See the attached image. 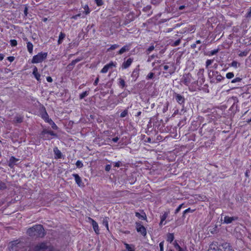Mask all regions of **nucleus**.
<instances>
[{"mask_svg":"<svg viewBox=\"0 0 251 251\" xmlns=\"http://www.w3.org/2000/svg\"><path fill=\"white\" fill-rule=\"evenodd\" d=\"M181 82L189 88L190 91H196L199 87L198 80L194 78L190 73L183 75Z\"/></svg>","mask_w":251,"mask_h":251,"instance_id":"f257e3e1","label":"nucleus"},{"mask_svg":"<svg viewBox=\"0 0 251 251\" xmlns=\"http://www.w3.org/2000/svg\"><path fill=\"white\" fill-rule=\"evenodd\" d=\"M27 234L31 237H43L45 233L43 226L36 225L27 229Z\"/></svg>","mask_w":251,"mask_h":251,"instance_id":"f03ea898","label":"nucleus"},{"mask_svg":"<svg viewBox=\"0 0 251 251\" xmlns=\"http://www.w3.org/2000/svg\"><path fill=\"white\" fill-rule=\"evenodd\" d=\"M48 53L46 52H40L37 54L33 56L31 63L37 64L42 62L47 57Z\"/></svg>","mask_w":251,"mask_h":251,"instance_id":"7ed1b4c3","label":"nucleus"},{"mask_svg":"<svg viewBox=\"0 0 251 251\" xmlns=\"http://www.w3.org/2000/svg\"><path fill=\"white\" fill-rule=\"evenodd\" d=\"M50 135L56 136V134H55L53 131L44 129L40 134V137L44 140H50L52 139V138L50 136Z\"/></svg>","mask_w":251,"mask_h":251,"instance_id":"20e7f679","label":"nucleus"},{"mask_svg":"<svg viewBox=\"0 0 251 251\" xmlns=\"http://www.w3.org/2000/svg\"><path fill=\"white\" fill-rule=\"evenodd\" d=\"M48 246L44 242L39 243L35 246L30 247L28 251H40L47 249Z\"/></svg>","mask_w":251,"mask_h":251,"instance_id":"39448f33","label":"nucleus"},{"mask_svg":"<svg viewBox=\"0 0 251 251\" xmlns=\"http://www.w3.org/2000/svg\"><path fill=\"white\" fill-rule=\"evenodd\" d=\"M238 219V217L236 216L229 217L228 216L224 215L223 214L221 215V221H224L223 224H229Z\"/></svg>","mask_w":251,"mask_h":251,"instance_id":"423d86ee","label":"nucleus"},{"mask_svg":"<svg viewBox=\"0 0 251 251\" xmlns=\"http://www.w3.org/2000/svg\"><path fill=\"white\" fill-rule=\"evenodd\" d=\"M121 25L120 18L116 16L111 18V28L112 27L118 28Z\"/></svg>","mask_w":251,"mask_h":251,"instance_id":"0eeeda50","label":"nucleus"},{"mask_svg":"<svg viewBox=\"0 0 251 251\" xmlns=\"http://www.w3.org/2000/svg\"><path fill=\"white\" fill-rule=\"evenodd\" d=\"M173 98L175 99L176 101L182 107H184L185 103V98L181 95L175 92L173 94Z\"/></svg>","mask_w":251,"mask_h":251,"instance_id":"6e6552de","label":"nucleus"},{"mask_svg":"<svg viewBox=\"0 0 251 251\" xmlns=\"http://www.w3.org/2000/svg\"><path fill=\"white\" fill-rule=\"evenodd\" d=\"M136 229L138 232L140 233L143 236H145L147 234V230L145 226H144L140 222H136Z\"/></svg>","mask_w":251,"mask_h":251,"instance_id":"1a4fd4ad","label":"nucleus"},{"mask_svg":"<svg viewBox=\"0 0 251 251\" xmlns=\"http://www.w3.org/2000/svg\"><path fill=\"white\" fill-rule=\"evenodd\" d=\"M72 176L75 178V183L79 187H82L84 186V183L82 182L81 177L78 174H73Z\"/></svg>","mask_w":251,"mask_h":251,"instance_id":"9d476101","label":"nucleus"},{"mask_svg":"<svg viewBox=\"0 0 251 251\" xmlns=\"http://www.w3.org/2000/svg\"><path fill=\"white\" fill-rule=\"evenodd\" d=\"M133 61V59L131 58H129L126 60H125L121 66L122 69L128 68L131 65Z\"/></svg>","mask_w":251,"mask_h":251,"instance_id":"9b49d317","label":"nucleus"},{"mask_svg":"<svg viewBox=\"0 0 251 251\" xmlns=\"http://www.w3.org/2000/svg\"><path fill=\"white\" fill-rule=\"evenodd\" d=\"M24 117L23 115L17 114L13 120V123L14 124H21L24 121Z\"/></svg>","mask_w":251,"mask_h":251,"instance_id":"f8f14e48","label":"nucleus"},{"mask_svg":"<svg viewBox=\"0 0 251 251\" xmlns=\"http://www.w3.org/2000/svg\"><path fill=\"white\" fill-rule=\"evenodd\" d=\"M83 59V58L82 57H78L76 58L75 60H73L70 63H69L67 66V68L69 70H72L74 67V66L75 65L76 63L77 62L81 61Z\"/></svg>","mask_w":251,"mask_h":251,"instance_id":"ddd939ff","label":"nucleus"},{"mask_svg":"<svg viewBox=\"0 0 251 251\" xmlns=\"http://www.w3.org/2000/svg\"><path fill=\"white\" fill-rule=\"evenodd\" d=\"M23 40L25 41L26 42V44H27L26 47H27V50L28 52L30 54L32 53L33 50V45L32 43L31 42L28 41V39L26 37L24 38Z\"/></svg>","mask_w":251,"mask_h":251,"instance_id":"4468645a","label":"nucleus"},{"mask_svg":"<svg viewBox=\"0 0 251 251\" xmlns=\"http://www.w3.org/2000/svg\"><path fill=\"white\" fill-rule=\"evenodd\" d=\"M21 245L20 242L17 243V241H14L11 242L10 247L13 251H19V248L21 247Z\"/></svg>","mask_w":251,"mask_h":251,"instance_id":"2eb2a0df","label":"nucleus"},{"mask_svg":"<svg viewBox=\"0 0 251 251\" xmlns=\"http://www.w3.org/2000/svg\"><path fill=\"white\" fill-rule=\"evenodd\" d=\"M41 118L44 120L46 123H49V121H50L51 119L50 118L45 108H44V112L41 113Z\"/></svg>","mask_w":251,"mask_h":251,"instance_id":"dca6fc26","label":"nucleus"},{"mask_svg":"<svg viewBox=\"0 0 251 251\" xmlns=\"http://www.w3.org/2000/svg\"><path fill=\"white\" fill-rule=\"evenodd\" d=\"M19 160L18 159L16 158L14 156L10 157L9 162H8V166L11 168H13L14 165L16 164V163Z\"/></svg>","mask_w":251,"mask_h":251,"instance_id":"f3484780","label":"nucleus"},{"mask_svg":"<svg viewBox=\"0 0 251 251\" xmlns=\"http://www.w3.org/2000/svg\"><path fill=\"white\" fill-rule=\"evenodd\" d=\"M53 152L55 155V159H60L62 157V154L61 151L58 149L57 147H55L53 149Z\"/></svg>","mask_w":251,"mask_h":251,"instance_id":"a211bd4d","label":"nucleus"},{"mask_svg":"<svg viewBox=\"0 0 251 251\" xmlns=\"http://www.w3.org/2000/svg\"><path fill=\"white\" fill-rule=\"evenodd\" d=\"M32 74L34 75L37 80L40 81L41 75L38 72V69L36 66H34L33 69Z\"/></svg>","mask_w":251,"mask_h":251,"instance_id":"6ab92c4d","label":"nucleus"},{"mask_svg":"<svg viewBox=\"0 0 251 251\" xmlns=\"http://www.w3.org/2000/svg\"><path fill=\"white\" fill-rule=\"evenodd\" d=\"M135 216L138 217L139 219L141 220H146L147 216L145 213L142 210L141 211V213L139 212H135Z\"/></svg>","mask_w":251,"mask_h":251,"instance_id":"aec40b11","label":"nucleus"},{"mask_svg":"<svg viewBox=\"0 0 251 251\" xmlns=\"http://www.w3.org/2000/svg\"><path fill=\"white\" fill-rule=\"evenodd\" d=\"M89 219L92 221V224L93 227L94 231H95V232L97 234H98L99 231L98 224L93 219H92L91 218H89Z\"/></svg>","mask_w":251,"mask_h":251,"instance_id":"412c9836","label":"nucleus"},{"mask_svg":"<svg viewBox=\"0 0 251 251\" xmlns=\"http://www.w3.org/2000/svg\"><path fill=\"white\" fill-rule=\"evenodd\" d=\"M139 69L136 68L133 71L131 76L133 79H136L139 77Z\"/></svg>","mask_w":251,"mask_h":251,"instance_id":"4be33fe9","label":"nucleus"},{"mask_svg":"<svg viewBox=\"0 0 251 251\" xmlns=\"http://www.w3.org/2000/svg\"><path fill=\"white\" fill-rule=\"evenodd\" d=\"M195 199L199 201H205L207 200V198L204 195H196Z\"/></svg>","mask_w":251,"mask_h":251,"instance_id":"5701e85b","label":"nucleus"},{"mask_svg":"<svg viewBox=\"0 0 251 251\" xmlns=\"http://www.w3.org/2000/svg\"><path fill=\"white\" fill-rule=\"evenodd\" d=\"M66 35L64 33L61 32L59 35L58 40L57 41V44L58 45H60L62 44L63 42V40L65 38Z\"/></svg>","mask_w":251,"mask_h":251,"instance_id":"b1692460","label":"nucleus"},{"mask_svg":"<svg viewBox=\"0 0 251 251\" xmlns=\"http://www.w3.org/2000/svg\"><path fill=\"white\" fill-rule=\"evenodd\" d=\"M118 86L122 89H123L126 86V82L124 79L119 78L118 81Z\"/></svg>","mask_w":251,"mask_h":251,"instance_id":"393cba45","label":"nucleus"},{"mask_svg":"<svg viewBox=\"0 0 251 251\" xmlns=\"http://www.w3.org/2000/svg\"><path fill=\"white\" fill-rule=\"evenodd\" d=\"M203 73H204L203 69H200L199 70V72H198V75L200 76L199 78L201 79L200 81L201 82V84L202 83V82H203L204 80V79L203 76Z\"/></svg>","mask_w":251,"mask_h":251,"instance_id":"a878e982","label":"nucleus"},{"mask_svg":"<svg viewBox=\"0 0 251 251\" xmlns=\"http://www.w3.org/2000/svg\"><path fill=\"white\" fill-rule=\"evenodd\" d=\"M230 110L234 112L235 113L239 111V107L238 106L237 102H234L231 107Z\"/></svg>","mask_w":251,"mask_h":251,"instance_id":"bb28decb","label":"nucleus"},{"mask_svg":"<svg viewBox=\"0 0 251 251\" xmlns=\"http://www.w3.org/2000/svg\"><path fill=\"white\" fill-rule=\"evenodd\" d=\"M174 246L177 251H185V249L180 247L177 241L176 240L173 243Z\"/></svg>","mask_w":251,"mask_h":251,"instance_id":"cd10ccee","label":"nucleus"},{"mask_svg":"<svg viewBox=\"0 0 251 251\" xmlns=\"http://www.w3.org/2000/svg\"><path fill=\"white\" fill-rule=\"evenodd\" d=\"M129 50V47L128 46L126 45L123 47L118 52L119 54H122L124 52L128 51Z\"/></svg>","mask_w":251,"mask_h":251,"instance_id":"c85d7f7f","label":"nucleus"},{"mask_svg":"<svg viewBox=\"0 0 251 251\" xmlns=\"http://www.w3.org/2000/svg\"><path fill=\"white\" fill-rule=\"evenodd\" d=\"M219 51V49H215L210 51H208L206 52V55L208 56H211L216 54Z\"/></svg>","mask_w":251,"mask_h":251,"instance_id":"c756f323","label":"nucleus"},{"mask_svg":"<svg viewBox=\"0 0 251 251\" xmlns=\"http://www.w3.org/2000/svg\"><path fill=\"white\" fill-rule=\"evenodd\" d=\"M249 51L250 50L248 49H246L243 51H240V52L238 54V55L240 57L246 56L248 54Z\"/></svg>","mask_w":251,"mask_h":251,"instance_id":"7c9ffc66","label":"nucleus"},{"mask_svg":"<svg viewBox=\"0 0 251 251\" xmlns=\"http://www.w3.org/2000/svg\"><path fill=\"white\" fill-rule=\"evenodd\" d=\"M174 233H168L167 235V241L170 243H172L174 239Z\"/></svg>","mask_w":251,"mask_h":251,"instance_id":"2f4dec72","label":"nucleus"},{"mask_svg":"<svg viewBox=\"0 0 251 251\" xmlns=\"http://www.w3.org/2000/svg\"><path fill=\"white\" fill-rule=\"evenodd\" d=\"M83 8L84 10V11L83 12V14H84L85 15H88L90 13L91 10H90L89 6L87 4L85 5Z\"/></svg>","mask_w":251,"mask_h":251,"instance_id":"473e14b6","label":"nucleus"},{"mask_svg":"<svg viewBox=\"0 0 251 251\" xmlns=\"http://www.w3.org/2000/svg\"><path fill=\"white\" fill-rule=\"evenodd\" d=\"M222 247H223V248L227 250V251H232V247L231 246L229 243H224L222 245Z\"/></svg>","mask_w":251,"mask_h":251,"instance_id":"72a5a7b5","label":"nucleus"},{"mask_svg":"<svg viewBox=\"0 0 251 251\" xmlns=\"http://www.w3.org/2000/svg\"><path fill=\"white\" fill-rule=\"evenodd\" d=\"M110 69V63L105 65L103 68L101 70L100 72L101 73H105L107 72L108 70Z\"/></svg>","mask_w":251,"mask_h":251,"instance_id":"f704fd0d","label":"nucleus"},{"mask_svg":"<svg viewBox=\"0 0 251 251\" xmlns=\"http://www.w3.org/2000/svg\"><path fill=\"white\" fill-rule=\"evenodd\" d=\"M108 217H105L102 220V225L105 226L107 230H109Z\"/></svg>","mask_w":251,"mask_h":251,"instance_id":"c9c22d12","label":"nucleus"},{"mask_svg":"<svg viewBox=\"0 0 251 251\" xmlns=\"http://www.w3.org/2000/svg\"><path fill=\"white\" fill-rule=\"evenodd\" d=\"M7 189L6 184L0 180V191H3Z\"/></svg>","mask_w":251,"mask_h":251,"instance_id":"e433bc0d","label":"nucleus"},{"mask_svg":"<svg viewBox=\"0 0 251 251\" xmlns=\"http://www.w3.org/2000/svg\"><path fill=\"white\" fill-rule=\"evenodd\" d=\"M126 249L128 251H134V247L133 245H130L128 244H125Z\"/></svg>","mask_w":251,"mask_h":251,"instance_id":"4c0bfd02","label":"nucleus"},{"mask_svg":"<svg viewBox=\"0 0 251 251\" xmlns=\"http://www.w3.org/2000/svg\"><path fill=\"white\" fill-rule=\"evenodd\" d=\"M49 121L50 122L48 124H49L51 126L52 128L55 130L57 129L58 126H56L55 123L52 120Z\"/></svg>","mask_w":251,"mask_h":251,"instance_id":"58836bf2","label":"nucleus"},{"mask_svg":"<svg viewBox=\"0 0 251 251\" xmlns=\"http://www.w3.org/2000/svg\"><path fill=\"white\" fill-rule=\"evenodd\" d=\"M89 92L88 91H84L79 95V99L82 100L84 99L85 97L87 96Z\"/></svg>","mask_w":251,"mask_h":251,"instance_id":"ea45409f","label":"nucleus"},{"mask_svg":"<svg viewBox=\"0 0 251 251\" xmlns=\"http://www.w3.org/2000/svg\"><path fill=\"white\" fill-rule=\"evenodd\" d=\"M128 114V110L127 109H126L124 110L120 114V117L121 118H124L126 116H127Z\"/></svg>","mask_w":251,"mask_h":251,"instance_id":"a19ab883","label":"nucleus"},{"mask_svg":"<svg viewBox=\"0 0 251 251\" xmlns=\"http://www.w3.org/2000/svg\"><path fill=\"white\" fill-rule=\"evenodd\" d=\"M234 76V75L233 72H228L226 74V77L227 79H231Z\"/></svg>","mask_w":251,"mask_h":251,"instance_id":"79ce46f5","label":"nucleus"},{"mask_svg":"<svg viewBox=\"0 0 251 251\" xmlns=\"http://www.w3.org/2000/svg\"><path fill=\"white\" fill-rule=\"evenodd\" d=\"M75 165L78 168H81L83 167L82 162L80 160H77L75 163Z\"/></svg>","mask_w":251,"mask_h":251,"instance_id":"37998d69","label":"nucleus"},{"mask_svg":"<svg viewBox=\"0 0 251 251\" xmlns=\"http://www.w3.org/2000/svg\"><path fill=\"white\" fill-rule=\"evenodd\" d=\"M216 80L219 81V82H220L222 80H224L225 79V77L224 76H223L221 75L220 74H218L216 76Z\"/></svg>","mask_w":251,"mask_h":251,"instance_id":"c03bdc74","label":"nucleus"},{"mask_svg":"<svg viewBox=\"0 0 251 251\" xmlns=\"http://www.w3.org/2000/svg\"><path fill=\"white\" fill-rule=\"evenodd\" d=\"M239 65L240 64L238 63L236 61H233L231 63V66L235 68H237L238 66H239Z\"/></svg>","mask_w":251,"mask_h":251,"instance_id":"a18cd8bd","label":"nucleus"},{"mask_svg":"<svg viewBox=\"0 0 251 251\" xmlns=\"http://www.w3.org/2000/svg\"><path fill=\"white\" fill-rule=\"evenodd\" d=\"M154 75V74L152 72H150L146 76V79L149 80L152 79Z\"/></svg>","mask_w":251,"mask_h":251,"instance_id":"49530a36","label":"nucleus"},{"mask_svg":"<svg viewBox=\"0 0 251 251\" xmlns=\"http://www.w3.org/2000/svg\"><path fill=\"white\" fill-rule=\"evenodd\" d=\"M241 80H242L241 78H240L239 77H236L231 80V83H235L236 82H241Z\"/></svg>","mask_w":251,"mask_h":251,"instance_id":"de8ad7c7","label":"nucleus"},{"mask_svg":"<svg viewBox=\"0 0 251 251\" xmlns=\"http://www.w3.org/2000/svg\"><path fill=\"white\" fill-rule=\"evenodd\" d=\"M10 45L12 47H15L17 45V41L15 39H12L10 41Z\"/></svg>","mask_w":251,"mask_h":251,"instance_id":"09e8293b","label":"nucleus"},{"mask_svg":"<svg viewBox=\"0 0 251 251\" xmlns=\"http://www.w3.org/2000/svg\"><path fill=\"white\" fill-rule=\"evenodd\" d=\"M213 62L212 59H207L206 61L205 66L206 68H208Z\"/></svg>","mask_w":251,"mask_h":251,"instance_id":"8fccbe9b","label":"nucleus"},{"mask_svg":"<svg viewBox=\"0 0 251 251\" xmlns=\"http://www.w3.org/2000/svg\"><path fill=\"white\" fill-rule=\"evenodd\" d=\"M194 211V209L192 210L190 208H188L183 211V217L185 216V215L189 212H193Z\"/></svg>","mask_w":251,"mask_h":251,"instance_id":"3c124183","label":"nucleus"},{"mask_svg":"<svg viewBox=\"0 0 251 251\" xmlns=\"http://www.w3.org/2000/svg\"><path fill=\"white\" fill-rule=\"evenodd\" d=\"M95 1L98 6H100L103 4L102 0H95Z\"/></svg>","mask_w":251,"mask_h":251,"instance_id":"603ef678","label":"nucleus"},{"mask_svg":"<svg viewBox=\"0 0 251 251\" xmlns=\"http://www.w3.org/2000/svg\"><path fill=\"white\" fill-rule=\"evenodd\" d=\"M167 216L168 214L166 212H165L161 216L160 219L162 221H164L166 219Z\"/></svg>","mask_w":251,"mask_h":251,"instance_id":"864d4df0","label":"nucleus"},{"mask_svg":"<svg viewBox=\"0 0 251 251\" xmlns=\"http://www.w3.org/2000/svg\"><path fill=\"white\" fill-rule=\"evenodd\" d=\"M114 167H119L120 166H122V163L121 161H119L116 162L114 163Z\"/></svg>","mask_w":251,"mask_h":251,"instance_id":"5fc2aeb1","label":"nucleus"},{"mask_svg":"<svg viewBox=\"0 0 251 251\" xmlns=\"http://www.w3.org/2000/svg\"><path fill=\"white\" fill-rule=\"evenodd\" d=\"M246 18L251 17V7H250V8L248 9V10L246 14Z\"/></svg>","mask_w":251,"mask_h":251,"instance_id":"6e6d98bb","label":"nucleus"},{"mask_svg":"<svg viewBox=\"0 0 251 251\" xmlns=\"http://www.w3.org/2000/svg\"><path fill=\"white\" fill-rule=\"evenodd\" d=\"M164 241L161 242L159 243V247L160 251H164Z\"/></svg>","mask_w":251,"mask_h":251,"instance_id":"4d7b16f0","label":"nucleus"},{"mask_svg":"<svg viewBox=\"0 0 251 251\" xmlns=\"http://www.w3.org/2000/svg\"><path fill=\"white\" fill-rule=\"evenodd\" d=\"M211 233H215L217 232V226L216 225L213 228L212 230H210Z\"/></svg>","mask_w":251,"mask_h":251,"instance_id":"13d9d810","label":"nucleus"},{"mask_svg":"<svg viewBox=\"0 0 251 251\" xmlns=\"http://www.w3.org/2000/svg\"><path fill=\"white\" fill-rule=\"evenodd\" d=\"M180 41H181V40H180V39H178V40H176V41L174 43L173 45H174V46H178V45H179L180 43Z\"/></svg>","mask_w":251,"mask_h":251,"instance_id":"bf43d9fd","label":"nucleus"},{"mask_svg":"<svg viewBox=\"0 0 251 251\" xmlns=\"http://www.w3.org/2000/svg\"><path fill=\"white\" fill-rule=\"evenodd\" d=\"M15 59V57L14 56H9L7 58V60H8L9 62H13Z\"/></svg>","mask_w":251,"mask_h":251,"instance_id":"052dcab7","label":"nucleus"},{"mask_svg":"<svg viewBox=\"0 0 251 251\" xmlns=\"http://www.w3.org/2000/svg\"><path fill=\"white\" fill-rule=\"evenodd\" d=\"M119 47L118 45L114 44L111 45V50H114Z\"/></svg>","mask_w":251,"mask_h":251,"instance_id":"680f3d73","label":"nucleus"},{"mask_svg":"<svg viewBox=\"0 0 251 251\" xmlns=\"http://www.w3.org/2000/svg\"><path fill=\"white\" fill-rule=\"evenodd\" d=\"M99 81V77H97L93 83L94 85L97 86L98 84Z\"/></svg>","mask_w":251,"mask_h":251,"instance_id":"e2e57ef3","label":"nucleus"},{"mask_svg":"<svg viewBox=\"0 0 251 251\" xmlns=\"http://www.w3.org/2000/svg\"><path fill=\"white\" fill-rule=\"evenodd\" d=\"M46 79H47V81L49 82H52L53 81L52 78H51V76H47L46 78Z\"/></svg>","mask_w":251,"mask_h":251,"instance_id":"0e129e2a","label":"nucleus"},{"mask_svg":"<svg viewBox=\"0 0 251 251\" xmlns=\"http://www.w3.org/2000/svg\"><path fill=\"white\" fill-rule=\"evenodd\" d=\"M154 49V46H151L149 47V48L147 50L149 52H151V51H152Z\"/></svg>","mask_w":251,"mask_h":251,"instance_id":"69168bd1","label":"nucleus"},{"mask_svg":"<svg viewBox=\"0 0 251 251\" xmlns=\"http://www.w3.org/2000/svg\"><path fill=\"white\" fill-rule=\"evenodd\" d=\"M250 171L249 170H247L245 172V175L246 177H249V173Z\"/></svg>","mask_w":251,"mask_h":251,"instance_id":"338daca9","label":"nucleus"},{"mask_svg":"<svg viewBox=\"0 0 251 251\" xmlns=\"http://www.w3.org/2000/svg\"><path fill=\"white\" fill-rule=\"evenodd\" d=\"M48 251H59L58 250L55 249L53 247L50 248Z\"/></svg>","mask_w":251,"mask_h":251,"instance_id":"774afa93","label":"nucleus"}]
</instances>
